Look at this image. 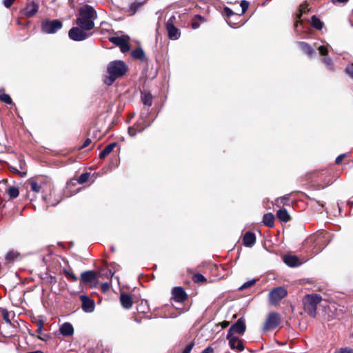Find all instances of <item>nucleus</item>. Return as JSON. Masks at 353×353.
<instances>
[{
  "mask_svg": "<svg viewBox=\"0 0 353 353\" xmlns=\"http://www.w3.org/2000/svg\"><path fill=\"white\" fill-rule=\"evenodd\" d=\"M329 241L328 233L321 232L309 236L303 243V247L312 254H316L327 246Z\"/></svg>",
  "mask_w": 353,
  "mask_h": 353,
  "instance_id": "nucleus-1",
  "label": "nucleus"
},
{
  "mask_svg": "<svg viewBox=\"0 0 353 353\" xmlns=\"http://www.w3.org/2000/svg\"><path fill=\"white\" fill-rule=\"evenodd\" d=\"M128 70L126 63L121 60H115L110 61L106 68L108 75L103 79V82L107 85H111L116 79L122 77Z\"/></svg>",
  "mask_w": 353,
  "mask_h": 353,
  "instance_id": "nucleus-2",
  "label": "nucleus"
},
{
  "mask_svg": "<svg viewBox=\"0 0 353 353\" xmlns=\"http://www.w3.org/2000/svg\"><path fill=\"white\" fill-rule=\"evenodd\" d=\"M79 16L76 19V24L83 30H91L94 27V21L97 18L96 10L90 5L80 8Z\"/></svg>",
  "mask_w": 353,
  "mask_h": 353,
  "instance_id": "nucleus-3",
  "label": "nucleus"
},
{
  "mask_svg": "<svg viewBox=\"0 0 353 353\" xmlns=\"http://www.w3.org/2000/svg\"><path fill=\"white\" fill-rule=\"evenodd\" d=\"M308 179L316 189H323L333 181V178L327 170L312 172L308 174Z\"/></svg>",
  "mask_w": 353,
  "mask_h": 353,
  "instance_id": "nucleus-4",
  "label": "nucleus"
},
{
  "mask_svg": "<svg viewBox=\"0 0 353 353\" xmlns=\"http://www.w3.org/2000/svg\"><path fill=\"white\" fill-rule=\"evenodd\" d=\"M322 297L319 294H307L303 299V308L305 312L312 317L316 315L317 305L321 302Z\"/></svg>",
  "mask_w": 353,
  "mask_h": 353,
  "instance_id": "nucleus-5",
  "label": "nucleus"
},
{
  "mask_svg": "<svg viewBox=\"0 0 353 353\" xmlns=\"http://www.w3.org/2000/svg\"><path fill=\"white\" fill-rule=\"evenodd\" d=\"M307 7L308 5L307 3L301 4L299 7L298 12L296 14L294 23V30L297 33L306 32L308 29V28H306L303 24V20L301 19L303 14L307 13L310 11V9Z\"/></svg>",
  "mask_w": 353,
  "mask_h": 353,
  "instance_id": "nucleus-6",
  "label": "nucleus"
},
{
  "mask_svg": "<svg viewBox=\"0 0 353 353\" xmlns=\"http://www.w3.org/2000/svg\"><path fill=\"white\" fill-rule=\"evenodd\" d=\"M63 27V23L59 19L49 20L46 19L41 22V29L45 34H55Z\"/></svg>",
  "mask_w": 353,
  "mask_h": 353,
  "instance_id": "nucleus-7",
  "label": "nucleus"
},
{
  "mask_svg": "<svg viewBox=\"0 0 353 353\" xmlns=\"http://www.w3.org/2000/svg\"><path fill=\"white\" fill-rule=\"evenodd\" d=\"M287 295V290L282 287H276L270 291L268 294L269 304L277 306L281 301Z\"/></svg>",
  "mask_w": 353,
  "mask_h": 353,
  "instance_id": "nucleus-8",
  "label": "nucleus"
},
{
  "mask_svg": "<svg viewBox=\"0 0 353 353\" xmlns=\"http://www.w3.org/2000/svg\"><path fill=\"white\" fill-rule=\"evenodd\" d=\"M147 118V114H142L135 125L128 128V133L130 137H134L137 133L143 132L146 128L151 125L152 121H148Z\"/></svg>",
  "mask_w": 353,
  "mask_h": 353,
  "instance_id": "nucleus-9",
  "label": "nucleus"
},
{
  "mask_svg": "<svg viewBox=\"0 0 353 353\" xmlns=\"http://www.w3.org/2000/svg\"><path fill=\"white\" fill-rule=\"evenodd\" d=\"M281 322V316L277 312H270L266 319L264 325V330H274L275 329Z\"/></svg>",
  "mask_w": 353,
  "mask_h": 353,
  "instance_id": "nucleus-10",
  "label": "nucleus"
},
{
  "mask_svg": "<svg viewBox=\"0 0 353 353\" xmlns=\"http://www.w3.org/2000/svg\"><path fill=\"white\" fill-rule=\"evenodd\" d=\"M86 30H83L81 28L73 27L68 32V37L70 39L75 41H81L88 39L91 34L85 32Z\"/></svg>",
  "mask_w": 353,
  "mask_h": 353,
  "instance_id": "nucleus-11",
  "label": "nucleus"
},
{
  "mask_svg": "<svg viewBox=\"0 0 353 353\" xmlns=\"http://www.w3.org/2000/svg\"><path fill=\"white\" fill-rule=\"evenodd\" d=\"M175 17L172 16L166 23V28L168 32V37L170 39L176 40L180 37V31L173 24Z\"/></svg>",
  "mask_w": 353,
  "mask_h": 353,
  "instance_id": "nucleus-12",
  "label": "nucleus"
},
{
  "mask_svg": "<svg viewBox=\"0 0 353 353\" xmlns=\"http://www.w3.org/2000/svg\"><path fill=\"white\" fill-rule=\"evenodd\" d=\"M246 329L245 320L240 318L235 323H234L228 330V336L234 334V332L243 334Z\"/></svg>",
  "mask_w": 353,
  "mask_h": 353,
  "instance_id": "nucleus-13",
  "label": "nucleus"
},
{
  "mask_svg": "<svg viewBox=\"0 0 353 353\" xmlns=\"http://www.w3.org/2000/svg\"><path fill=\"white\" fill-rule=\"evenodd\" d=\"M80 300L82 302V310L85 312H92L94 310V302L86 295H81Z\"/></svg>",
  "mask_w": 353,
  "mask_h": 353,
  "instance_id": "nucleus-14",
  "label": "nucleus"
},
{
  "mask_svg": "<svg viewBox=\"0 0 353 353\" xmlns=\"http://www.w3.org/2000/svg\"><path fill=\"white\" fill-rule=\"evenodd\" d=\"M172 297L175 301L182 303L187 299V294L181 287H174L172 290Z\"/></svg>",
  "mask_w": 353,
  "mask_h": 353,
  "instance_id": "nucleus-15",
  "label": "nucleus"
},
{
  "mask_svg": "<svg viewBox=\"0 0 353 353\" xmlns=\"http://www.w3.org/2000/svg\"><path fill=\"white\" fill-rule=\"evenodd\" d=\"M307 261V259H300L297 256L293 255L290 252H288V267L296 268L300 266Z\"/></svg>",
  "mask_w": 353,
  "mask_h": 353,
  "instance_id": "nucleus-16",
  "label": "nucleus"
},
{
  "mask_svg": "<svg viewBox=\"0 0 353 353\" xmlns=\"http://www.w3.org/2000/svg\"><path fill=\"white\" fill-rule=\"evenodd\" d=\"M39 10V5L34 1L28 3L25 9L23 10L24 14L28 17H33L37 13Z\"/></svg>",
  "mask_w": 353,
  "mask_h": 353,
  "instance_id": "nucleus-17",
  "label": "nucleus"
},
{
  "mask_svg": "<svg viewBox=\"0 0 353 353\" xmlns=\"http://www.w3.org/2000/svg\"><path fill=\"white\" fill-rule=\"evenodd\" d=\"M97 279V274L95 272L88 270L83 272L81 274V279L85 284L92 283Z\"/></svg>",
  "mask_w": 353,
  "mask_h": 353,
  "instance_id": "nucleus-18",
  "label": "nucleus"
},
{
  "mask_svg": "<svg viewBox=\"0 0 353 353\" xmlns=\"http://www.w3.org/2000/svg\"><path fill=\"white\" fill-rule=\"evenodd\" d=\"M243 242L245 246L252 247L256 242V236L252 232H247L243 238Z\"/></svg>",
  "mask_w": 353,
  "mask_h": 353,
  "instance_id": "nucleus-19",
  "label": "nucleus"
},
{
  "mask_svg": "<svg viewBox=\"0 0 353 353\" xmlns=\"http://www.w3.org/2000/svg\"><path fill=\"white\" fill-rule=\"evenodd\" d=\"M141 99L145 106L150 107L152 105L153 96L148 91L143 90L141 92Z\"/></svg>",
  "mask_w": 353,
  "mask_h": 353,
  "instance_id": "nucleus-20",
  "label": "nucleus"
},
{
  "mask_svg": "<svg viewBox=\"0 0 353 353\" xmlns=\"http://www.w3.org/2000/svg\"><path fill=\"white\" fill-rule=\"evenodd\" d=\"M60 333L65 336H72L74 333V328L71 323H64L59 328Z\"/></svg>",
  "mask_w": 353,
  "mask_h": 353,
  "instance_id": "nucleus-21",
  "label": "nucleus"
},
{
  "mask_svg": "<svg viewBox=\"0 0 353 353\" xmlns=\"http://www.w3.org/2000/svg\"><path fill=\"white\" fill-rule=\"evenodd\" d=\"M120 301L125 309H130L132 306V297L128 294L122 293L120 296Z\"/></svg>",
  "mask_w": 353,
  "mask_h": 353,
  "instance_id": "nucleus-22",
  "label": "nucleus"
},
{
  "mask_svg": "<svg viewBox=\"0 0 353 353\" xmlns=\"http://www.w3.org/2000/svg\"><path fill=\"white\" fill-rule=\"evenodd\" d=\"M310 23L311 26L317 30H321L324 26L323 22L316 15L311 17Z\"/></svg>",
  "mask_w": 353,
  "mask_h": 353,
  "instance_id": "nucleus-23",
  "label": "nucleus"
},
{
  "mask_svg": "<svg viewBox=\"0 0 353 353\" xmlns=\"http://www.w3.org/2000/svg\"><path fill=\"white\" fill-rule=\"evenodd\" d=\"M274 216L273 215L272 213L270 212V213L265 214L263 215V223L265 225L270 227V228L274 227Z\"/></svg>",
  "mask_w": 353,
  "mask_h": 353,
  "instance_id": "nucleus-24",
  "label": "nucleus"
},
{
  "mask_svg": "<svg viewBox=\"0 0 353 353\" xmlns=\"http://www.w3.org/2000/svg\"><path fill=\"white\" fill-rule=\"evenodd\" d=\"M129 37L128 36L122 37H112L110 38V41L116 46L120 47L126 41H128Z\"/></svg>",
  "mask_w": 353,
  "mask_h": 353,
  "instance_id": "nucleus-25",
  "label": "nucleus"
},
{
  "mask_svg": "<svg viewBox=\"0 0 353 353\" xmlns=\"http://www.w3.org/2000/svg\"><path fill=\"white\" fill-rule=\"evenodd\" d=\"M299 46L302 51L307 54L308 56H312L315 53V51L312 48V46L306 42H300Z\"/></svg>",
  "mask_w": 353,
  "mask_h": 353,
  "instance_id": "nucleus-26",
  "label": "nucleus"
},
{
  "mask_svg": "<svg viewBox=\"0 0 353 353\" xmlns=\"http://www.w3.org/2000/svg\"><path fill=\"white\" fill-rule=\"evenodd\" d=\"M132 57L135 59L144 61L145 59V54L142 48H139L132 52Z\"/></svg>",
  "mask_w": 353,
  "mask_h": 353,
  "instance_id": "nucleus-27",
  "label": "nucleus"
},
{
  "mask_svg": "<svg viewBox=\"0 0 353 353\" xmlns=\"http://www.w3.org/2000/svg\"><path fill=\"white\" fill-rule=\"evenodd\" d=\"M116 146V143H112L107 146L99 153V158L104 159L106 156H108Z\"/></svg>",
  "mask_w": 353,
  "mask_h": 353,
  "instance_id": "nucleus-28",
  "label": "nucleus"
},
{
  "mask_svg": "<svg viewBox=\"0 0 353 353\" xmlns=\"http://www.w3.org/2000/svg\"><path fill=\"white\" fill-rule=\"evenodd\" d=\"M276 216L280 221L287 223V210L284 208L278 210Z\"/></svg>",
  "mask_w": 353,
  "mask_h": 353,
  "instance_id": "nucleus-29",
  "label": "nucleus"
},
{
  "mask_svg": "<svg viewBox=\"0 0 353 353\" xmlns=\"http://www.w3.org/2000/svg\"><path fill=\"white\" fill-rule=\"evenodd\" d=\"M8 194L9 196L12 199L17 198L19 194V191L18 188H17L15 186H10L8 188Z\"/></svg>",
  "mask_w": 353,
  "mask_h": 353,
  "instance_id": "nucleus-30",
  "label": "nucleus"
},
{
  "mask_svg": "<svg viewBox=\"0 0 353 353\" xmlns=\"http://www.w3.org/2000/svg\"><path fill=\"white\" fill-rule=\"evenodd\" d=\"M0 311L1 312L3 320L7 324H11V320L10 318V312L8 311V310L0 307Z\"/></svg>",
  "mask_w": 353,
  "mask_h": 353,
  "instance_id": "nucleus-31",
  "label": "nucleus"
},
{
  "mask_svg": "<svg viewBox=\"0 0 353 353\" xmlns=\"http://www.w3.org/2000/svg\"><path fill=\"white\" fill-rule=\"evenodd\" d=\"M18 256H19V254L17 252H14V251H10L7 253V254L6 256V260L8 263H11V262L14 261L18 257Z\"/></svg>",
  "mask_w": 353,
  "mask_h": 353,
  "instance_id": "nucleus-32",
  "label": "nucleus"
},
{
  "mask_svg": "<svg viewBox=\"0 0 353 353\" xmlns=\"http://www.w3.org/2000/svg\"><path fill=\"white\" fill-rule=\"evenodd\" d=\"M321 61L324 64L327 65L329 70L334 69L332 60L330 57L325 56V57L322 58Z\"/></svg>",
  "mask_w": 353,
  "mask_h": 353,
  "instance_id": "nucleus-33",
  "label": "nucleus"
},
{
  "mask_svg": "<svg viewBox=\"0 0 353 353\" xmlns=\"http://www.w3.org/2000/svg\"><path fill=\"white\" fill-rule=\"evenodd\" d=\"M227 339L229 340L230 347L232 349H235L236 343H238V341H239L238 339L236 337L234 336V334H231L230 337L227 336Z\"/></svg>",
  "mask_w": 353,
  "mask_h": 353,
  "instance_id": "nucleus-34",
  "label": "nucleus"
},
{
  "mask_svg": "<svg viewBox=\"0 0 353 353\" xmlns=\"http://www.w3.org/2000/svg\"><path fill=\"white\" fill-rule=\"evenodd\" d=\"M89 177H90V173H88V172L83 173L79 176L77 181L79 184H83V183H85L86 181H88V180L89 179Z\"/></svg>",
  "mask_w": 353,
  "mask_h": 353,
  "instance_id": "nucleus-35",
  "label": "nucleus"
},
{
  "mask_svg": "<svg viewBox=\"0 0 353 353\" xmlns=\"http://www.w3.org/2000/svg\"><path fill=\"white\" fill-rule=\"evenodd\" d=\"M256 283L255 279H252L248 281L245 282L239 288V290H243L245 289L249 288L251 286L254 285Z\"/></svg>",
  "mask_w": 353,
  "mask_h": 353,
  "instance_id": "nucleus-36",
  "label": "nucleus"
},
{
  "mask_svg": "<svg viewBox=\"0 0 353 353\" xmlns=\"http://www.w3.org/2000/svg\"><path fill=\"white\" fill-rule=\"evenodd\" d=\"M65 275L70 278L72 281L77 282L78 281L77 276L70 270H63Z\"/></svg>",
  "mask_w": 353,
  "mask_h": 353,
  "instance_id": "nucleus-37",
  "label": "nucleus"
},
{
  "mask_svg": "<svg viewBox=\"0 0 353 353\" xmlns=\"http://www.w3.org/2000/svg\"><path fill=\"white\" fill-rule=\"evenodd\" d=\"M287 203V197L285 196H282L281 198L276 199L274 201V205L280 208L281 205H285Z\"/></svg>",
  "mask_w": 353,
  "mask_h": 353,
  "instance_id": "nucleus-38",
  "label": "nucleus"
},
{
  "mask_svg": "<svg viewBox=\"0 0 353 353\" xmlns=\"http://www.w3.org/2000/svg\"><path fill=\"white\" fill-rule=\"evenodd\" d=\"M225 14L228 17H236L237 18H239L241 15H236L234 12L228 7L225 6L223 8Z\"/></svg>",
  "mask_w": 353,
  "mask_h": 353,
  "instance_id": "nucleus-39",
  "label": "nucleus"
},
{
  "mask_svg": "<svg viewBox=\"0 0 353 353\" xmlns=\"http://www.w3.org/2000/svg\"><path fill=\"white\" fill-rule=\"evenodd\" d=\"M0 100L6 103V104H11L12 103V99L8 94H0Z\"/></svg>",
  "mask_w": 353,
  "mask_h": 353,
  "instance_id": "nucleus-40",
  "label": "nucleus"
},
{
  "mask_svg": "<svg viewBox=\"0 0 353 353\" xmlns=\"http://www.w3.org/2000/svg\"><path fill=\"white\" fill-rule=\"evenodd\" d=\"M30 189L32 191L38 193L41 190V187L38 185V183L35 181H31L30 182Z\"/></svg>",
  "mask_w": 353,
  "mask_h": 353,
  "instance_id": "nucleus-41",
  "label": "nucleus"
},
{
  "mask_svg": "<svg viewBox=\"0 0 353 353\" xmlns=\"http://www.w3.org/2000/svg\"><path fill=\"white\" fill-rule=\"evenodd\" d=\"M193 281L195 283H201L205 281V278L203 274L198 273L194 275Z\"/></svg>",
  "mask_w": 353,
  "mask_h": 353,
  "instance_id": "nucleus-42",
  "label": "nucleus"
},
{
  "mask_svg": "<svg viewBox=\"0 0 353 353\" xmlns=\"http://www.w3.org/2000/svg\"><path fill=\"white\" fill-rule=\"evenodd\" d=\"M240 6L241 7V9H242V12H241V14L240 15H242L248 10V8L249 7V2L245 1V0H242L241 1Z\"/></svg>",
  "mask_w": 353,
  "mask_h": 353,
  "instance_id": "nucleus-43",
  "label": "nucleus"
},
{
  "mask_svg": "<svg viewBox=\"0 0 353 353\" xmlns=\"http://www.w3.org/2000/svg\"><path fill=\"white\" fill-rule=\"evenodd\" d=\"M318 50H319L320 54L325 56V57L327 56L329 52L328 48L325 46H320L319 47Z\"/></svg>",
  "mask_w": 353,
  "mask_h": 353,
  "instance_id": "nucleus-44",
  "label": "nucleus"
},
{
  "mask_svg": "<svg viewBox=\"0 0 353 353\" xmlns=\"http://www.w3.org/2000/svg\"><path fill=\"white\" fill-rule=\"evenodd\" d=\"M334 353H353V349L350 347H341Z\"/></svg>",
  "mask_w": 353,
  "mask_h": 353,
  "instance_id": "nucleus-45",
  "label": "nucleus"
},
{
  "mask_svg": "<svg viewBox=\"0 0 353 353\" xmlns=\"http://www.w3.org/2000/svg\"><path fill=\"white\" fill-rule=\"evenodd\" d=\"M345 72L353 79V63L347 65Z\"/></svg>",
  "mask_w": 353,
  "mask_h": 353,
  "instance_id": "nucleus-46",
  "label": "nucleus"
},
{
  "mask_svg": "<svg viewBox=\"0 0 353 353\" xmlns=\"http://www.w3.org/2000/svg\"><path fill=\"white\" fill-rule=\"evenodd\" d=\"M120 48V50L122 52L125 53V52H127L130 50V45L128 43V41H126L125 43H124L121 46L119 47Z\"/></svg>",
  "mask_w": 353,
  "mask_h": 353,
  "instance_id": "nucleus-47",
  "label": "nucleus"
},
{
  "mask_svg": "<svg viewBox=\"0 0 353 353\" xmlns=\"http://www.w3.org/2000/svg\"><path fill=\"white\" fill-rule=\"evenodd\" d=\"M194 345V342L190 343L183 350L182 353H190Z\"/></svg>",
  "mask_w": 353,
  "mask_h": 353,
  "instance_id": "nucleus-48",
  "label": "nucleus"
},
{
  "mask_svg": "<svg viewBox=\"0 0 353 353\" xmlns=\"http://www.w3.org/2000/svg\"><path fill=\"white\" fill-rule=\"evenodd\" d=\"M43 320H39L37 323V332L39 334H41L43 330Z\"/></svg>",
  "mask_w": 353,
  "mask_h": 353,
  "instance_id": "nucleus-49",
  "label": "nucleus"
},
{
  "mask_svg": "<svg viewBox=\"0 0 353 353\" xmlns=\"http://www.w3.org/2000/svg\"><path fill=\"white\" fill-rule=\"evenodd\" d=\"M10 170L14 172V173H16L17 174H19V176H22V177H24L26 176V172H20L19 171L17 168H14V167H10Z\"/></svg>",
  "mask_w": 353,
  "mask_h": 353,
  "instance_id": "nucleus-50",
  "label": "nucleus"
},
{
  "mask_svg": "<svg viewBox=\"0 0 353 353\" xmlns=\"http://www.w3.org/2000/svg\"><path fill=\"white\" fill-rule=\"evenodd\" d=\"M346 154H340L339 155L336 160H335V163L337 164V165H339L342 163L343 160L344 159V158L346 157Z\"/></svg>",
  "mask_w": 353,
  "mask_h": 353,
  "instance_id": "nucleus-51",
  "label": "nucleus"
},
{
  "mask_svg": "<svg viewBox=\"0 0 353 353\" xmlns=\"http://www.w3.org/2000/svg\"><path fill=\"white\" fill-rule=\"evenodd\" d=\"M14 1V0H2V3L6 8H9L11 7Z\"/></svg>",
  "mask_w": 353,
  "mask_h": 353,
  "instance_id": "nucleus-52",
  "label": "nucleus"
},
{
  "mask_svg": "<svg viewBox=\"0 0 353 353\" xmlns=\"http://www.w3.org/2000/svg\"><path fill=\"white\" fill-rule=\"evenodd\" d=\"M110 283L108 282L103 283L101 285V288L103 292H106L110 288Z\"/></svg>",
  "mask_w": 353,
  "mask_h": 353,
  "instance_id": "nucleus-53",
  "label": "nucleus"
},
{
  "mask_svg": "<svg viewBox=\"0 0 353 353\" xmlns=\"http://www.w3.org/2000/svg\"><path fill=\"white\" fill-rule=\"evenodd\" d=\"M214 350L212 347L208 346L206 348H205L201 353H213Z\"/></svg>",
  "mask_w": 353,
  "mask_h": 353,
  "instance_id": "nucleus-54",
  "label": "nucleus"
},
{
  "mask_svg": "<svg viewBox=\"0 0 353 353\" xmlns=\"http://www.w3.org/2000/svg\"><path fill=\"white\" fill-rule=\"evenodd\" d=\"M92 141L90 139L88 138L85 140L83 144L81 146V148H85L86 147H88L90 143H91Z\"/></svg>",
  "mask_w": 353,
  "mask_h": 353,
  "instance_id": "nucleus-55",
  "label": "nucleus"
},
{
  "mask_svg": "<svg viewBox=\"0 0 353 353\" xmlns=\"http://www.w3.org/2000/svg\"><path fill=\"white\" fill-rule=\"evenodd\" d=\"M236 348L239 350V351H242L244 350V346L243 345V343L241 341H238V344L236 346Z\"/></svg>",
  "mask_w": 353,
  "mask_h": 353,
  "instance_id": "nucleus-56",
  "label": "nucleus"
},
{
  "mask_svg": "<svg viewBox=\"0 0 353 353\" xmlns=\"http://www.w3.org/2000/svg\"><path fill=\"white\" fill-rule=\"evenodd\" d=\"M114 273L110 270H107L105 276L112 277Z\"/></svg>",
  "mask_w": 353,
  "mask_h": 353,
  "instance_id": "nucleus-57",
  "label": "nucleus"
},
{
  "mask_svg": "<svg viewBox=\"0 0 353 353\" xmlns=\"http://www.w3.org/2000/svg\"><path fill=\"white\" fill-rule=\"evenodd\" d=\"M281 257H282V260H283V263L285 264H287V261H288L287 254H282Z\"/></svg>",
  "mask_w": 353,
  "mask_h": 353,
  "instance_id": "nucleus-58",
  "label": "nucleus"
},
{
  "mask_svg": "<svg viewBox=\"0 0 353 353\" xmlns=\"http://www.w3.org/2000/svg\"><path fill=\"white\" fill-rule=\"evenodd\" d=\"M199 27V24L196 22H194L192 23V28L193 29H197Z\"/></svg>",
  "mask_w": 353,
  "mask_h": 353,
  "instance_id": "nucleus-59",
  "label": "nucleus"
},
{
  "mask_svg": "<svg viewBox=\"0 0 353 353\" xmlns=\"http://www.w3.org/2000/svg\"><path fill=\"white\" fill-rule=\"evenodd\" d=\"M227 23H228V24L230 27H232V28H236V27H235V25H236V23H232V22L231 21V20L228 21H227Z\"/></svg>",
  "mask_w": 353,
  "mask_h": 353,
  "instance_id": "nucleus-60",
  "label": "nucleus"
},
{
  "mask_svg": "<svg viewBox=\"0 0 353 353\" xmlns=\"http://www.w3.org/2000/svg\"><path fill=\"white\" fill-rule=\"evenodd\" d=\"M310 200L312 201H316L319 205H321L322 207L324 206V205L323 203H321L319 201H316L315 199L314 198H310Z\"/></svg>",
  "mask_w": 353,
  "mask_h": 353,
  "instance_id": "nucleus-61",
  "label": "nucleus"
},
{
  "mask_svg": "<svg viewBox=\"0 0 353 353\" xmlns=\"http://www.w3.org/2000/svg\"><path fill=\"white\" fill-rule=\"evenodd\" d=\"M339 3H347L349 0H336Z\"/></svg>",
  "mask_w": 353,
  "mask_h": 353,
  "instance_id": "nucleus-62",
  "label": "nucleus"
},
{
  "mask_svg": "<svg viewBox=\"0 0 353 353\" xmlns=\"http://www.w3.org/2000/svg\"><path fill=\"white\" fill-rule=\"evenodd\" d=\"M30 353H43L42 351L41 350H37V351H34V352H32Z\"/></svg>",
  "mask_w": 353,
  "mask_h": 353,
  "instance_id": "nucleus-63",
  "label": "nucleus"
},
{
  "mask_svg": "<svg viewBox=\"0 0 353 353\" xmlns=\"http://www.w3.org/2000/svg\"><path fill=\"white\" fill-rule=\"evenodd\" d=\"M288 221H290L291 220V217L290 216V214H288Z\"/></svg>",
  "mask_w": 353,
  "mask_h": 353,
  "instance_id": "nucleus-64",
  "label": "nucleus"
}]
</instances>
